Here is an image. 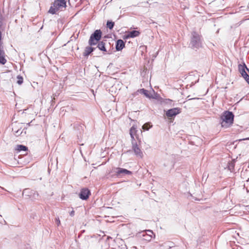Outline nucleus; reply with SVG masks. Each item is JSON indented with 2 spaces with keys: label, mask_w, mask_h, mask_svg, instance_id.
Masks as SVG:
<instances>
[{
  "label": "nucleus",
  "mask_w": 249,
  "mask_h": 249,
  "mask_svg": "<svg viewBox=\"0 0 249 249\" xmlns=\"http://www.w3.org/2000/svg\"><path fill=\"white\" fill-rule=\"evenodd\" d=\"M233 113L230 111H225L221 116L222 122H221L222 127H228L231 125L233 123Z\"/></svg>",
  "instance_id": "1"
},
{
  "label": "nucleus",
  "mask_w": 249,
  "mask_h": 249,
  "mask_svg": "<svg viewBox=\"0 0 249 249\" xmlns=\"http://www.w3.org/2000/svg\"><path fill=\"white\" fill-rule=\"evenodd\" d=\"M16 149L19 152L21 151H26L28 150V148L23 145H18Z\"/></svg>",
  "instance_id": "16"
},
{
  "label": "nucleus",
  "mask_w": 249,
  "mask_h": 249,
  "mask_svg": "<svg viewBox=\"0 0 249 249\" xmlns=\"http://www.w3.org/2000/svg\"><path fill=\"white\" fill-rule=\"evenodd\" d=\"M4 223H5V224H6V222L5 220H4Z\"/></svg>",
  "instance_id": "30"
},
{
  "label": "nucleus",
  "mask_w": 249,
  "mask_h": 249,
  "mask_svg": "<svg viewBox=\"0 0 249 249\" xmlns=\"http://www.w3.org/2000/svg\"><path fill=\"white\" fill-rule=\"evenodd\" d=\"M140 34V32L138 31L133 30L128 32L125 35V38H134L138 36Z\"/></svg>",
  "instance_id": "9"
},
{
  "label": "nucleus",
  "mask_w": 249,
  "mask_h": 249,
  "mask_svg": "<svg viewBox=\"0 0 249 249\" xmlns=\"http://www.w3.org/2000/svg\"><path fill=\"white\" fill-rule=\"evenodd\" d=\"M55 221L57 226H59L60 225V220H59V217L55 218Z\"/></svg>",
  "instance_id": "24"
},
{
  "label": "nucleus",
  "mask_w": 249,
  "mask_h": 249,
  "mask_svg": "<svg viewBox=\"0 0 249 249\" xmlns=\"http://www.w3.org/2000/svg\"><path fill=\"white\" fill-rule=\"evenodd\" d=\"M149 124L147 123L144 124L142 127V129L144 130H148L149 129Z\"/></svg>",
  "instance_id": "23"
},
{
  "label": "nucleus",
  "mask_w": 249,
  "mask_h": 249,
  "mask_svg": "<svg viewBox=\"0 0 249 249\" xmlns=\"http://www.w3.org/2000/svg\"><path fill=\"white\" fill-rule=\"evenodd\" d=\"M90 195V191L89 189L87 188H84L81 189L79 194V196L80 198H81L82 200L88 199Z\"/></svg>",
  "instance_id": "7"
},
{
  "label": "nucleus",
  "mask_w": 249,
  "mask_h": 249,
  "mask_svg": "<svg viewBox=\"0 0 249 249\" xmlns=\"http://www.w3.org/2000/svg\"><path fill=\"white\" fill-rule=\"evenodd\" d=\"M246 140H249V137L248 138H247Z\"/></svg>",
  "instance_id": "32"
},
{
  "label": "nucleus",
  "mask_w": 249,
  "mask_h": 249,
  "mask_svg": "<svg viewBox=\"0 0 249 249\" xmlns=\"http://www.w3.org/2000/svg\"><path fill=\"white\" fill-rule=\"evenodd\" d=\"M235 166V160L229 162L228 163V168L231 172H233Z\"/></svg>",
  "instance_id": "17"
},
{
  "label": "nucleus",
  "mask_w": 249,
  "mask_h": 249,
  "mask_svg": "<svg viewBox=\"0 0 249 249\" xmlns=\"http://www.w3.org/2000/svg\"><path fill=\"white\" fill-rule=\"evenodd\" d=\"M125 46L124 42L120 39L117 40L115 45V48L116 51H121Z\"/></svg>",
  "instance_id": "10"
},
{
  "label": "nucleus",
  "mask_w": 249,
  "mask_h": 249,
  "mask_svg": "<svg viewBox=\"0 0 249 249\" xmlns=\"http://www.w3.org/2000/svg\"><path fill=\"white\" fill-rule=\"evenodd\" d=\"M238 70L241 75L246 72V71H249V69L247 68L245 63L243 64L238 65Z\"/></svg>",
  "instance_id": "13"
},
{
  "label": "nucleus",
  "mask_w": 249,
  "mask_h": 249,
  "mask_svg": "<svg viewBox=\"0 0 249 249\" xmlns=\"http://www.w3.org/2000/svg\"><path fill=\"white\" fill-rule=\"evenodd\" d=\"M117 176L122 177L126 175H132V172L126 169L117 167L114 168Z\"/></svg>",
  "instance_id": "6"
},
{
  "label": "nucleus",
  "mask_w": 249,
  "mask_h": 249,
  "mask_svg": "<svg viewBox=\"0 0 249 249\" xmlns=\"http://www.w3.org/2000/svg\"><path fill=\"white\" fill-rule=\"evenodd\" d=\"M36 195V196H38V194L37 193H34V197L36 198L35 197V196Z\"/></svg>",
  "instance_id": "28"
},
{
  "label": "nucleus",
  "mask_w": 249,
  "mask_h": 249,
  "mask_svg": "<svg viewBox=\"0 0 249 249\" xmlns=\"http://www.w3.org/2000/svg\"><path fill=\"white\" fill-rule=\"evenodd\" d=\"M102 32L100 30H95L90 36L89 40V46H94L97 44L102 37Z\"/></svg>",
  "instance_id": "4"
},
{
  "label": "nucleus",
  "mask_w": 249,
  "mask_h": 249,
  "mask_svg": "<svg viewBox=\"0 0 249 249\" xmlns=\"http://www.w3.org/2000/svg\"><path fill=\"white\" fill-rule=\"evenodd\" d=\"M74 211H72L70 212V215L71 216H73L74 215Z\"/></svg>",
  "instance_id": "27"
},
{
  "label": "nucleus",
  "mask_w": 249,
  "mask_h": 249,
  "mask_svg": "<svg viewBox=\"0 0 249 249\" xmlns=\"http://www.w3.org/2000/svg\"><path fill=\"white\" fill-rule=\"evenodd\" d=\"M132 149L136 156L139 158H142L143 157V153L140 148V145L138 144L136 141H132Z\"/></svg>",
  "instance_id": "5"
},
{
  "label": "nucleus",
  "mask_w": 249,
  "mask_h": 249,
  "mask_svg": "<svg viewBox=\"0 0 249 249\" xmlns=\"http://www.w3.org/2000/svg\"><path fill=\"white\" fill-rule=\"evenodd\" d=\"M189 46L193 49H198L202 46V41L200 35L196 32L192 33Z\"/></svg>",
  "instance_id": "3"
},
{
  "label": "nucleus",
  "mask_w": 249,
  "mask_h": 249,
  "mask_svg": "<svg viewBox=\"0 0 249 249\" xmlns=\"http://www.w3.org/2000/svg\"><path fill=\"white\" fill-rule=\"evenodd\" d=\"M95 49L96 48L93 47V46L86 47L83 53V55L85 56H89Z\"/></svg>",
  "instance_id": "11"
},
{
  "label": "nucleus",
  "mask_w": 249,
  "mask_h": 249,
  "mask_svg": "<svg viewBox=\"0 0 249 249\" xmlns=\"http://www.w3.org/2000/svg\"><path fill=\"white\" fill-rule=\"evenodd\" d=\"M32 194H33V191L30 190L29 189H25L23 191V195L31 196Z\"/></svg>",
  "instance_id": "18"
},
{
  "label": "nucleus",
  "mask_w": 249,
  "mask_h": 249,
  "mask_svg": "<svg viewBox=\"0 0 249 249\" xmlns=\"http://www.w3.org/2000/svg\"><path fill=\"white\" fill-rule=\"evenodd\" d=\"M114 26V22L112 21L108 20L107 23V26L109 29L111 30L113 29Z\"/></svg>",
  "instance_id": "19"
},
{
  "label": "nucleus",
  "mask_w": 249,
  "mask_h": 249,
  "mask_svg": "<svg viewBox=\"0 0 249 249\" xmlns=\"http://www.w3.org/2000/svg\"><path fill=\"white\" fill-rule=\"evenodd\" d=\"M66 6V2L65 0H55L52 4L48 13L55 14L59 10H62Z\"/></svg>",
  "instance_id": "2"
},
{
  "label": "nucleus",
  "mask_w": 249,
  "mask_h": 249,
  "mask_svg": "<svg viewBox=\"0 0 249 249\" xmlns=\"http://www.w3.org/2000/svg\"><path fill=\"white\" fill-rule=\"evenodd\" d=\"M12 131L13 133L17 136L21 135L23 133V131H20V129H18L17 130H15V128H13Z\"/></svg>",
  "instance_id": "21"
},
{
  "label": "nucleus",
  "mask_w": 249,
  "mask_h": 249,
  "mask_svg": "<svg viewBox=\"0 0 249 249\" xmlns=\"http://www.w3.org/2000/svg\"><path fill=\"white\" fill-rule=\"evenodd\" d=\"M17 79H18L17 83L18 85H21L23 83V78L22 76H21L20 75H18L17 76Z\"/></svg>",
  "instance_id": "22"
},
{
  "label": "nucleus",
  "mask_w": 249,
  "mask_h": 249,
  "mask_svg": "<svg viewBox=\"0 0 249 249\" xmlns=\"http://www.w3.org/2000/svg\"><path fill=\"white\" fill-rule=\"evenodd\" d=\"M98 45L97 47L102 52L107 53V50L105 47V43L104 41H99L97 43Z\"/></svg>",
  "instance_id": "14"
},
{
  "label": "nucleus",
  "mask_w": 249,
  "mask_h": 249,
  "mask_svg": "<svg viewBox=\"0 0 249 249\" xmlns=\"http://www.w3.org/2000/svg\"><path fill=\"white\" fill-rule=\"evenodd\" d=\"M145 231L148 232V233H146L147 235H148V234H151L152 235V234H154L153 231L150 230H145Z\"/></svg>",
  "instance_id": "25"
},
{
  "label": "nucleus",
  "mask_w": 249,
  "mask_h": 249,
  "mask_svg": "<svg viewBox=\"0 0 249 249\" xmlns=\"http://www.w3.org/2000/svg\"><path fill=\"white\" fill-rule=\"evenodd\" d=\"M129 131V134L131 138V142L136 141L135 139V136L136 137L137 139H138L136 134L137 131V130H136V127L135 126H133L132 127H131Z\"/></svg>",
  "instance_id": "12"
},
{
  "label": "nucleus",
  "mask_w": 249,
  "mask_h": 249,
  "mask_svg": "<svg viewBox=\"0 0 249 249\" xmlns=\"http://www.w3.org/2000/svg\"><path fill=\"white\" fill-rule=\"evenodd\" d=\"M180 112V109L178 107L173 108L168 110L166 112V115L168 118H172L176 116Z\"/></svg>",
  "instance_id": "8"
},
{
  "label": "nucleus",
  "mask_w": 249,
  "mask_h": 249,
  "mask_svg": "<svg viewBox=\"0 0 249 249\" xmlns=\"http://www.w3.org/2000/svg\"><path fill=\"white\" fill-rule=\"evenodd\" d=\"M152 238V236L151 234H148V235H147V238L145 239V240L150 241V240H151Z\"/></svg>",
  "instance_id": "26"
},
{
  "label": "nucleus",
  "mask_w": 249,
  "mask_h": 249,
  "mask_svg": "<svg viewBox=\"0 0 249 249\" xmlns=\"http://www.w3.org/2000/svg\"><path fill=\"white\" fill-rule=\"evenodd\" d=\"M241 76L244 78L245 81L249 84V75L247 73V72Z\"/></svg>",
  "instance_id": "20"
},
{
  "label": "nucleus",
  "mask_w": 249,
  "mask_h": 249,
  "mask_svg": "<svg viewBox=\"0 0 249 249\" xmlns=\"http://www.w3.org/2000/svg\"><path fill=\"white\" fill-rule=\"evenodd\" d=\"M138 91H139L140 93H141L143 94L146 97H148L149 98H151L152 97L151 96H150V94H149L148 90L145 89H142L138 90Z\"/></svg>",
  "instance_id": "15"
},
{
  "label": "nucleus",
  "mask_w": 249,
  "mask_h": 249,
  "mask_svg": "<svg viewBox=\"0 0 249 249\" xmlns=\"http://www.w3.org/2000/svg\"><path fill=\"white\" fill-rule=\"evenodd\" d=\"M14 128H15V130H17L18 129H17L16 128H15V127H13Z\"/></svg>",
  "instance_id": "29"
},
{
  "label": "nucleus",
  "mask_w": 249,
  "mask_h": 249,
  "mask_svg": "<svg viewBox=\"0 0 249 249\" xmlns=\"http://www.w3.org/2000/svg\"><path fill=\"white\" fill-rule=\"evenodd\" d=\"M133 248L135 249H137L136 247H133Z\"/></svg>",
  "instance_id": "31"
}]
</instances>
